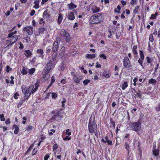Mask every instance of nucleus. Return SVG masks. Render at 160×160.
<instances>
[{
  "label": "nucleus",
  "instance_id": "nucleus-1",
  "mask_svg": "<svg viewBox=\"0 0 160 160\" xmlns=\"http://www.w3.org/2000/svg\"><path fill=\"white\" fill-rule=\"evenodd\" d=\"M139 53L140 58L138 60V62L142 68H144V66H145L146 64L148 65H150L151 66H152L153 61L152 58H151L149 56L146 57L145 58L146 62H144L143 64V62L144 59V56L143 51L141 50H139Z\"/></svg>",
  "mask_w": 160,
  "mask_h": 160
},
{
  "label": "nucleus",
  "instance_id": "nucleus-2",
  "mask_svg": "<svg viewBox=\"0 0 160 160\" xmlns=\"http://www.w3.org/2000/svg\"><path fill=\"white\" fill-rule=\"evenodd\" d=\"M17 32V31L15 30L14 32H9L8 35L6 40V43L8 45L11 46L17 42L19 35H15Z\"/></svg>",
  "mask_w": 160,
  "mask_h": 160
},
{
  "label": "nucleus",
  "instance_id": "nucleus-3",
  "mask_svg": "<svg viewBox=\"0 0 160 160\" xmlns=\"http://www.w3.org/2000/svg\"><path fill=\"white\" fill-rule=\"evenodd\" d=\"M103 13H97L92 15L90 18L89 21L92 24L100 23L103 20Z\"/></svg>",
  "mask_w": 160,
  "mask_h": 160
},
{
  "label": "nucleus",
  "instance_id": "nucleus-4",
  "mask_svg": "<svg viewBox=\"0 0 160 160\" xmlns=\"http://www.w3.org/2000/svg\"><path fill=\"white\" fill-rule=\"evenodd\" d=\"M88 128L89 132L91 133H93L97 129V125L95 121V117L93 118L92 120L91 117L90 118Z\"/></svg>",
  "mask_w": 160,
  "mask_h": 160
},
{
  "label": "nucleus",
  "instance_id": "nucleus-5",
  "mask_svg": "<svg viewBox=\"0 0 160 160\" xmlns=\"http://www.w3.org/2000/svg\"><path fill=\"white\" fill-rule=\"evenodd\" d=\"M130 126L133 131L138 132L142 128L141 121L138 120L137 122H131Z\"/></svg>",
  "mask_w": 160,
  "mask_h": 160
},
{
  "label": "nucleus",
  "instance_id": "nucleus-6",
  "mask_svg": "<svg viewBox=\"0 0 160 160\" xmlns=\"http://www.w3.org/2000/svg\"><path fill=\"white\" fill-rule=\"evenodd\" d=\"M51 113L53 114L51 119L52 120L58 121L60 120L62 118V117L60 115V112L59 110H58L56 112L55 110H53Z\"/></svg>",
  "mask_w": 160,
  "mask_h": 160
},
{
  "label": "nucleus",
  "instance_id": "nucleus-7",
  "mask_svg": "<svg viewBox=\"0 0 160 160\" xmlns=\"http://www.w3.org/2000/svg\"><path fill=\"white\" fill-rule=\"evenodd\" d=\"M123 66L128 70H130L132 66L130 61L127 56L125 57L123 61Z\"/></svg>",
  "mask_w": 160,
  "mask_h": 160
},
{
  "label": "nucleus",
  "instance_id": "nucleus-8",
  "mask_svg": "<svg viewBox=\"0 0 160 160\" xmlns=\"http://www.w3.org/2000/svg\"><path fill=\"white\" fill-rule=\"evenodd\" d=\"M60 34L65 39L67 42L70 41V35L68 32L62 29L60 31Z\"/></svg>",
  "mask_w": 160,
  "mask_h": 160
},
{
  "label": "nucleus",
  "instance_id": "nucleus-9",
  "mask_svg": "<svg viewBox=\"0 0 160 160\" xmlns=\"http://www.w3.org/2000/svg\"><path fill=\"white\" fill-rule=\"evenodd\" d=\"M52 61L50 60L49 62L46 64L45 67L43 70L50 72L51 69L55 67V65H53Z\"/></svg>",
  "mask_w": 160,
  "mask_h": 160
},
{
  "label": "nucleus",
  "instance_id": "nucleus-10",
  "mask_svg": "<svg viewBox=\"0 0 160 160\" xmlns=\"http://www.w3.org/2000/svg\"><path fill=\"white\" fill-rule=\"evenodd\" d=\"M23 31L27 32L29 35H31L33 32V28L31 26H27L23 28Z\"/></svg>",
  "mask_w": 160,
  "mask_h": 160
},
{
  "label": "nucleus",
  "instance_id": "nucleus-11",
  "mask_svg": "<svg viewBox=\"0 0 160 160\" xmlns=\"http://www.w3.org/2000/svg\"><path fill=\"white\" fill-rule=\"evenodd\" d=\"M137 49L138 46L137 45L133 46L132 48V52L133 54V57L135 58H137L138 56Z\"/></svg>",
  "mask_w": 160,
  "mask_h": 160
},
{
  "label": "nucleus",
  "instance_id": "nucleus-12",
  "mask_svg": "<svg viewBox=\"0 0 160 160\" xmlns=\"http://www.w3.org/2000/svg\"><path fill=\"white\" fill-rule=\"evenodd\" d=\"M59 44V42L57 40L54 42L52 47V51L53 52H55L58 50Z\"/></svg>",
  "mask_w": 160,
  "mask_h": 160
},
{
  "label": "nucleus",
  "instance_id": "nucleus-13",
  "mask_svg": "<svg viewBox=\"0 0 160 160\" xmlns=\"http://www.w3.org/2000/svg\"><path fill=\"white\" fill-rule=\"evenodd\" d=\"M49 73L48 72L45 71H43L42 72V78L44 81H47L50 77L48 75V74Z\"/></svg>",
  "mask_w": 160,
  "mask_h": 160
},
{
  "label": "nucleus",
  "instance_id": "nucleus-14",
  "mask_svg": "<svg viewBox=\"0 0 160 160\" xmlns=\"http://www.w3.org/2000/svg\"><path fill=\"white\" fill-rule=\"evenodd\" d=\"M111 73L109 70L104 71L102 74V76L105 78H109L111 75Z\"/></svg>",
  "mask_w": 160,
  "mask_h": 160
},
{
  "label": "nucleus",
  "instance_id": "nucleus-15",
  "mask_svg": "<svg viewBox=\"0 0 160 160\" xmlns=\"http://www.w3.org/2000/svg\"><path fill=\"white\" fill-rule=\"evenodd\" d=\"M36 52L37 54H39V57L43 59L44 58V52L42 49H38L37 50Z\"/></svg>",
  "mask_w": 160,
  "mask_h": 160
},
{
  "label": "nucleus",
  "instance_id": "nucleus-16",
  "mask_svg": "<svg viewBox=\"0 0 160 160\" xmlns=\"http://www.w3.org/2000/svg\"><path fill=\"white\" fill-rule=\"evenodd\" d=\"M12 129H15L14 130V133L15 134H18L19 132V129L18 127L16 125L14 124L12 127Z\"/></svg>",
  "mask_w": 160,
  "mask_h": 160
},
{
  "label": "nucleus",
  "instance_id": "nucleus-17",
  "mask_svg": "<svg viewBox=\"0 0 160 160\" xmlns=\"http://www.w3.org/2000/svg\"><path fill=\"white\" fill-rule=\"evenodd\" d=\"M65 48L64 46L62 47L60 51L59 52V55L61 57H63L65 53Z\"/></svg>",
  "mask_w": 160,
  "mask_h": 160
},
{
  "label": "nucleus",
  "instance_id": "nucleus-18",
  "mask_svg": "<svg viewBox=\"0 0 160 160\" xmlns=\"http://www.w3.org/2000/svg\"><path fill=\"white\" fill-rule=\"evenodd\" d=\"M24 54L27 58L30 57L32 54V53L30 50H26L24 52Z\"/></svg>",
  "mask_w": 160,
  "mask_h": 160
},
{
  "label": "nucleus",
  "instance_id": "nucleus-19",
  "mask_svg": "<svg viewBox=\"0 0 160 160\" xmlns=\"http://www.w3.org/2000/svg\"><path fill=\"white\" fill-rule=\"evenodd\" d=\"M63 19V15L61 13H59L58 18L57 22L58 24H60L62 21Z\"/></svg>",
  "mask_w": 160,
  "mask_h": 160
},
{
  "label": "nucleus",
  "instance_id": "nucleus-20",
  "mask_svg": "<svg viewBox=\"0 0 160 160\" xmlns=\"http://www.w3.org/2000/svg\"><path fill=\"white\" fill-rule=\"evenodd\" d=\"M48 11H45L43 13V17L44 18H50V16L47 12Z\"/></svg>",
  "mask_w": 160,
  "mask_h": 160
},
{
  "label": "nucleus",
  "instance_id": "nucleus-21",
  "mask_svg": "<svg viewBox=\"0 0 160 160\" xmlns=\"http://www.w3.org/2000/svg\"><path fill=\"white\" fill-rule=\"evenodd\" d=\"M30 91L29 90L28 92H24L23 93L24 94V98L25 100H27L30 96L31 93H30Z\"/></svg>",
  "mask_w": 160,
  "mask_h": 160
},
{
  "label": "nucleus",
  "instance_id": "nucleus-22",
  "mask_svg": "<svg viewBox=\"0 0 160 160\" xmlns=\"http://www.w3.org/2000/svg\"><path fill=\"white\" fill-rule=\"evenodd\" d=\"M47 29L44 28H41L38 29V33L40 34H43L45 31H46Z\"/></svg>",
  "mask_w": 160,
  "mask_h": 160
},
{
  "label": "nucleus",
  "instance_id": "nucleus-23",
  "mask_svg": "<svg viewBox=\"0 0 160 160\" xmlns=\"http://www.w3.org/2000/svg\"><path fill=\"white\" fill-rule=\"evenodd\" d=\"M86 57L88 58L92 59L96 57V55L95 54H87L86 55Z\"/></svg>",
  "mask_w": 160,
  "mask_h": 160
},
{
  "label": "nucleus",
  "instance_id": "nucleus-24",
  "mask_svg": "<svg viewBox=\"0 0 160 160\" xmlns=\"http://www.w3.org/2000/svg\"><path fill=\"white\" fill-rule=\"evenodd\" d=\"M159 151L158 149H155L153 151V154L154 156L157 157L158 155L159 154Z\"/></svg>",
  "mask_w": 160,
  "mask_h": 160
},
{
  "label": "nucleus",
  "instance_id": "nucleus-25",
  "mask_svg": "<svg viewBox=\"0 0 160 160\" xmlns=\"http://www.w3.org/2000/svg\"><path fill=\"white\" fill-rule=\"evenodd\" d=\"M58 145L57 143L54 144L52 147V150L54 152L56 153V151H58L57 149L58 148Z\"/></svg>",
  "mask_w": 160,
  "mask_h": 160
},
{
  "label": "nucleus",
  "instance_id": "nucleus-26",
  "mask_svg": "<svg viewBox=\"0 0 160 160\" xmlns=\"http://www.w3.org/2000/svg\"><path fill=\"white\" fill-rule=\"evenodd\" d=\"M128 86V83L126 81H125L123 82L122 88L123 90H125Z\"/></svg>",
  "mask_w": 160,
  "mask_h": 160
},
{
  "label": "nucleus",
  "instance_id": "nucleus-27",
  "mask_svg": "<svg viewBox=\"0 0 160 160\" xmlns=\"http://www.w3.org/2000/svg\"><path fill=\"white\" fill-rule=\"evenodd\" d=\"M156 80L155 79L153 78H151L148 80V83L149 84H152L155 85L156 84Z\"/></svg>",
  "mask_w": 160,
  "mask_h": 160
},
{
  "label": "nucleus",
  "instance_id": "nucleus-28",
  "mask_svg": "<svg viewBox=\"0 0 160 160\" xmlns=\"http://www.w3.org/2000/svg\"><path fill=\"white\" fill-rule=\"evenodd\" d=\"M52 47L51 46H48L46 48V53L47 54L50 53Z\"/></svg>",
  "mask_w": 160,
  "mask_h": 160
},
{
  "label": "nucleus",
  "instance_id": "nucleus-29",
  "mask_svg": "<svg viewBox=\"0 0 160 160\" xmlns=\"http://www.w3.org/2000/svg\"><path fill=\"white\" fill-rule=\"evenodd\" d=\"M73 79L74 82L77 83H79L80 82V79H79L78 76H77L74 75L73 76Z\"/></svg>",
  "mask_w": 160,
  "mask_h": 160
},
{
  "label": "nucleus",
  "instance_id": "nucleus-30",
  "mask_svg": "<svg viewBox=\"0 0 160 160\" xmlns=\"http://www.w3.org/2000/svg\"><path fill=\"white\" fill-rule=\"evenodd\" d=\"M39 2L38 0L35 1L34 2V4H35L34 6H33V7L35 9L38 8L39 7Z\"/></svg>",
  "mask_w": 160,
  "mask_h": 160
},
{
  "label": "nucleus",
  "instance_id": "nucleus-31",
  "mask_svg": "<svg viewBox=\"0 0 160 160\" xmlns=\"http://www.w3.org/2000/svg\"><path fill=\"white\" fill-rule=\"evenodd\" d=\"M158 15V13L157 12H155L154 14H152L151 15L150 19H155Z\"/></svg>",
  "mask_w": 160,
  "mask_h": 160
},
{
  "label": "nucleus",
  "instance_id": "nucleus-32",
  "mask_svg": "<svg viewBox=\"0 0 160 160\" xmlns=\"http://www.w3.org/2000/svg\"><path fill=\"white\" fill-rule=\"evenodd\" d=\"M27 68H23L22 69L21 71V73L23 75H26L28 73V71L27 70Z\"/></svg>",
  "mask_w": 160,
  "mask_h": 160
},
{
  "label": "nucleus",
  "instance_id": "nucleus-33",
  "mask_svg": "<svg viewBox=\"0 0 160 160\" xmlns=\"http://www.w3.org/2000/svg\"><path fill=\"white\" fill-rule=\"evenodd\" d=\"M22 92L23 93L29 90V89H28L25 86H22Z\"/></svg>",
  "mask_w": 160,
  "mask_h": 160
},
{
  "label": "nucleus",
  "instance_id": "nucleus-34",
  "mask_svg": "<svg viewBox=\"0 0 160 160\" xmlns=\"http://www.w3.org/2000/svg\"><path fill=\"white\" fill-rule=\"evenodd\" d=\"M57 57V54L56 53H53L52 55V57H51V60L52 61V62H54V61L55 59Z\"/></svg>",
  "mask_w": 160,
  "mask_h": 160
},
{
  "label": "nucleus",
  "instance_id": "nucleus-35",
  "mask_svg": "<svg viewBox=\"0 0 160 160\" xmlns=\"http://www.w3.org/2000/svg\"><path fill=\"white\" fill-rule=\"evenodd\" d=\"M100 58H103L104 60H106L107 58V56L104 53H102L99 55Z\"/></svg>",
  "mask_w": 160,
  "mask_h": 160
},
{
  "label": "nucleus",
  "instance_id": "nucleus-36",
  "mask_svg": "<svg viewBox=\"0 0 160 160\" xmlns=\"http://www.w3.org/2000/svg\"><path fill=\"white\" fill-rule=\"evenodd\" d=\"M35 68H32L28 70V73L29 74H32L35 71Z\"/></svg>",
  "mask_w": 160,
  "mask_h": 160
},
{
  "label": "nucleus",
  "instance_id": "nucleus-37",
  "mask_svg": "<svg viewBox=\"0 0 160 160\" xmlns=\"http://www.w3.org/2000/svg\"><path fill=\"white\" fill-rule=\"evenodd\" d=\"M79 24L77 22H76L75 23L74 25L73 26V28L74 30L75 31H77L78 30V28L77 27L78 26Z\"/></svg>",
  "mask_w": 160,
  "mask_h": 160
},
{
  "label": "nucleus",
  "instance_id": "nucleus-38",
  "mask_svg": "<svg viewBox=\"0 0 160 160\" xmlns=\"http://www.w3.org/2000/svg\"><path fill=\"white\" fill-rule=\"evenodd\" d=\"M149 41L150 42H153V41H154V38H153V37L152 35V34H151L149 35Z\"/></svg>",
  "mask_w": 160,
  "mask_h": 160
},
{
  "label": "nucleus",
  "instance_id": "nucleus-39",
  "mask_svg": "<svg viewBox=\"0 0 160 160\" xmlns=\"http://www.w3.org/2000/svg\"><path fill=\"white\" fill-rule=\"evenodd\" d=\"M25 99H21L19 103H18L17 107L19 108L21 107V105L23 103V102L25 101Z\"/></svg>",
  "mask_w": 160,
  "mask_h": 160
},
{
  "label": "nucleus",
  "instance_id": "nucleus-40",
  "mask_svg": "<svg viewBox=\"0 0 160 160\" xmlns=\"http://www.w3.org/2000/svg\"><path fill=\"white\" fill-rule=\"evenodd\" d=\"M32 126L28 125L26 127V130L28 132H30L32 130Z\"/></svg>",
  "mask_w": 160,
  "mask_h": 160
},
{
  "label": "nucleus",
  "instance_id": "nucleus-41",
  "mask_svg": "<svg viewBox=\"0 0 160 160\" xmlns=\"http://www.w3.org/2000/svg\"><path fill=\"white\" fill-rule=\"evenodd\" d=\"M0 119L1 121H4L5 120L4 115L3 114H0Z\"/></svg>",
  "mask_w": 160,
  "mask_h": 160
},
{
  "label": "nucleus",
  "instance_id": "nucleus-42",
  "mask_svg": "<svg viewBox=\"0 0 160 160\" xmlns=\"http://www.w3.org/2000/svg\"><path fill=\"white\" fill-rule=\"evenodd\" d=\"M124 147L127 150H128L130 149L129 144L127 142H125Z\"/></svg>",
  "mask_w": 160,
  "mask_h": 160
},
{
  "label": "nucleus",
  "instance_id": "nucleus-43",
  "mask_svg": "<svg viewBox=\"0 0 160 160\" xmlns=\"http://www.w3.org/2000/svg\"><path fill=\"white\" fill-rule=\"evenodd\" d=\"M66 102V99H65L64 98H63V100H62L61 102V103L62 104V105H61L62 107L63 108H65V105L64 103Z\"/></svg>",
  "mask_w": 160,
  "mask_h": 160
},
{
  "label": "nucleus",
  "instance_id": "nucleus-44",
  "mask_svg": "<svg viewBox=\"0 0 160 160\" xmlns=\"http://www.w3.org/2000/svg\"><path fill=\"white\" fill-rule=\"evenodd\" d=\"M136 94H135V95L138 98H141L142 97V95L140 92H136Z\"/></svg>",
  "mask_w": 160,
  "mask_h": 160
},
{
  "label": "nucleus",
  "instance_id": "nucleus-45",
  "mask_svg": "<svg viewBox=\"0 0 160 160\" xmlns=\"http://www.w3.org/2000/svg\"><path fill=\"white\" fill-rule=\"evenodd\" d=\"M90 82V80L89 79H85L83 81V83L84 85H86Z\"/></svg>",
  "mask_w": 160,
  "mask_h": 160
},
{
  "label": "nucleus",
  "instance_id": "nucleus-46",
  "mask_svg": "<svg viewBox=\"0 0 160 160\" xmlns=\"http://www.w3.org/2000/svg\"><path fill=\"white\" fill-rule=\"evenodd\" d=\"M155 109L157 112L160 111V102L158 104V106L156 107Z\"/></svg>",
  "mask_w": 160,
  "mask_h": 160
},
{
  "label": "nucleus",
  "instance_id": "nucleus-47",
  "mask_svg": "<svg viewBox=\"0 0 160 160\" xmlns=\"http://www.w3.org/2000/svg\"><path fill=\"white\" fill-rule=\"evenodd\" d=\"M57 94H56V93L55 92H52V98L55 99L57 98Z\"/></svg>",
  "mask_w": 160,
  "mask_h": 160
},
{
  "label": "nucleus",
  "instance_id": "nucleus-48",
  "mask_svg": "<svg viewBox=\"0 0 160 160\" xmlns=\"http://www.w3.org/2000/svg\"><path fill=\"white\" fill-rule=\"evenodd\" d=\"M54 153L55 155V156H56L57 155H61L62 153L61 152V150H60V151L58 150V151H56V153L54 152Z\"/></svg>",
  "mask_w": 160,
  "mask_h": 160
},
{
  "label": "nucleus",
  "instance_id": "nucleus-49",
  "mask_svg": "<svg viewBox=\"0 0 160 160\" xmlns=\"http://www.w3.org/2000/svg\"><path fill=\"white\" fill-rule=\"evenodd\" d=\"M110 123L112 124V127L114 128H115V123L114 121L112 120V119H111L110 120Z\"/></svg>",
  "mask_w": 160,
  "mask_h": 160
},
{
  "label": "nucleus",
  "instance_id": "nucleus-50",
  "mask_svg": "<svg viewBox=\"0 0 160 160\" xmlns=\"http://www.w3.org/2000/svg\"><path fill=\"white\" fill-rule=\"evenodd\" d=\"M50 157V155L49 154H46L44 157V160H48Z\"/></svg>",
  "mask_w": 160,
  "mask_h": 160
},
{
  "label": "nucleus",
  "instance_id": "nucleus-51",
  "mask_svg": "<svg viewBox=\"0 0 160 160\" xmlns=\"http://www.w3.org/2000/svg\"><path fill=\"white\" fill-rule=\"evenodd\" d=\"M55 81V78L54 76H52L51 77V82L52 83H54Z\"/></svg>",
  "mask_w": 160,
  "mask_h": 160
},
{
  "label": "nucleus",
  "instance_id": "nucleus-52",
  "mask_svg": "<svg viewBox=\"0 0 160 160\" xmlns=\"http://www.w3.org/2000/svg\"><path fill=\"white\" fill-rule=\"evenodd\" d=\"M6 72H9L10 71H11L12 70V68H10L9 66H7L6 67Z\"/></svg>",
  "mask_w": 160,
  "mask_h": 160
},
{
  "label": "nucleus",
  "instance_id": "nucleus-53",
  "mask_svg": "<svg viewBox=\"0 0 160 160\" xmlns=\"http://www.w3.org/2000/svg\"><path fill=\"white\" fill-rule=\"evenodd\" d=\"M19 96V94L17 92H16L13 96V97L15 99H17L18 98V97Z\"/></svg>",
  "mask_w": 160,
  "mask_h": 160
},
{
  "label": "nucleus",
  "instance_id": "nucleus-54",
  "mask_svg": "<svg viewBox=\"0 0 160 160\" xmlns=\"http://www.w3.org/2000/svg\"><path fill=\"white\" fill-rule=\"evenodd\" d=\"M77 6L72 3H71V9L76 8Z\"/></svg>",
  "mask_w": 160,
  "mask_h": 160
},
{
  "label": "nucleus",
  "instance_id": "nucleus-55",
  "mask_svg": "<svg viewBox=\"0 0 160 160\" xmlns=\"http://www.w3.org/2000/svg\"><path fill=\"white\" fill-rule=\"evenodd\" d=\"M37 152V151L36 150L35 148H34L33 151L32 152V154L33 155H35L36 154V153Z\"/></svg>",
  "mask_w": 160,
  "mask_h": 160
},
{
  "label": "nucleus",
  "instance_id": "nucleus-56",
  "mask_svg": "<svg viewBox=\"0 0 160 160\" xmlns=\"http://www.w3.org/2000/svg\"><path fill=\"white\" fill-rule=\"evenodd\" d=\"M45 23V22L43 21V19L42 18H40L39 20V24H44Z\"/></svg>",
  "mask_w": 160,
  "mask_h": 160
},
{
  "label": "nucleus",
  "instance_id": "nucleus-57",
  "mask_svg": "<svg viewBox=\"0 0 160 160\" xmlns=\"http://www.w3.org/2000/svg\"><path fill=\"white\" fill-rule=\"evenodd\" d=\"M106 142H107L108 144V145H112V141L110 140H107Z\"/></svg>",
  "mask_w": 160,
  "mask_h": 160
},
{
  "label": "nucleus",
  "instance_id": "nucleus-58",
  "mask_svg": "<svg viewBox=\"0 0 160 160\" xmlns=\"http://www.w3.org/2000/svg\"><path fill=\"white\" fill-rule=\"evenodd\" d=\"M60 70L61 71H62L64 70L65 67L63 64H62L60 66Z\"/></svg>",
  "mask_w": 160,
  "mask_h": 160
},
{
  "label": "nucleus",
  "instance_id": "nucleus-59",
  "mask_svg": "<svg viewBox=\"0 0 160 160\" xmlns=\"http://www.w3.org/2000/svg\"><path fill=\"white\" fill-rule=\"evenodd\" d=\"M63 139L64 140H70V138L68 136H66L65 137H62Z\"/></svg>",
  "mask_w": 160,
  "mask_h": 160
},
{
  "label": "nucleus",
  "instance_id": "nucleus-60",
  "mask_svg": "<svg viewBox=\"0 0 160 160\" xmlns=\"http://www.w3.org/2000/svg\"><path fill=\"white\" fill-rule=\"evenodd\" d=\"M5 123L7 125L9 124L10 123V119H9V118L7 119L5 121Z\"/></svg>",
  "mask_w": 160,
  "mask_h": 160
},
{
  "label": "nucleus",
  "instance_id": "nucleus-61",
  "mask_svg": "<svg viewBox=\"0 0 160 160\" xmlns=\"http://www.w3.org/2000/svg\"><path fill=\"white\" fill-rule=\"evenodd\" d=\"M137 0H132L131 1V3L132 5H134L136 4Z\"/></svg>",
  "mask_w": 160,
  "mask_h": 160
},
{
  "label": "nucleus",
  "instance_id": "nucleus-62",
  "mask_svg": "<svg viewBox=\"0 0 160 160\" xmlns=\"http://www.w3.org/2000/svg\"><path fill=\"white\" fill-rule=\"evenodd\" d=\"M19 44H20L19 48L21 49H22L24 48V46H23V44L21 42H20L19 43Z\"/></svg>",
  "mask_w": 160,
  "mask_h": 160
},
{
  "label": "nucleus",
  "instance_id": "nucleus-63",
  "mask_svg": "<svg viewBox=\"0 0 160 160\" xmlns=\"http://www.w3.org/2000/svg\"><path fill=\"white\" fill-rule=\"evenodd\" d=\"M96 68H99L101 67V65L100 64H98L97 62L96 63Z\"/></svg>",
  "mask_w": 160,
  "mask_h": 160
},
{
  "label": "nucleus",
  "instance_id": "nucleus-64",
  "mask_svg": "<svg viewBox=\"0 0 160 160\" xmlns=\"http://www.w3.org/2000/svg\"><path fill=\"white\" fill-rule=\"evenodd\" d=\"M55 158L57 159H58L59 160H61V155H57L55 156Z\"/></svg>",
  "mask_w": 160,
  "mask_h": 160
}]
</instances>
